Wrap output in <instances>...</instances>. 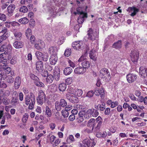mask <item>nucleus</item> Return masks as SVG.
<instances>
[{
  "label": "nucleus",
  "instance_id": "obj_55",
  "mask_svg": "<svg viewBox=\"0 0 147 147\" xmlns=\"http://www.w3.org/2000/svg\"><path fill=\"white\" fill-rule=\"evenodd\" d=\"M70 140V141L72 142H74L75 141V139L73 135H70L68 137H67V142H68V140Z\"/></svg>",
  "mask_w": 147,
  "mask_h": 147
},
{
  "label": "nucleus",
  "instance_id": "obj_45",
  "mask_svg": "<svg viewBox=\"0 0 147 147\" xmlns=\"http://www.w3.org/2000/svg\"><path fill=\"white\" fill-rule=\"evenodd\" d=\"M34 83L38 86L43 87L45 86L44 84L41 82L39 81V80L35 81Z\"/></svg>",
  "mask_w": 147,
  "mask_h": 147
},
{
  "label": "nucleus",
  "instance_id": "obj_18",
  "mask_svg": "<svg viewBox=\"0 0 147 147\" xmlns=\"http://www.w3.org/2000/svg\"><path fill=\"white\" fill-rule=\"evenodd\" d=\"M86 71L85 69L83 67H79L76 68L74 69V72L76 74H81L85 72Z\"/></svg>",
  "mask_w": 147,
  "mask_h": 147
},
{
  "label": "nucleus",
  "instance_id": "obj_32",
  "mask_svg": "<svg viewBox=\"0 0 147 147\" xmlns=\"http://www.w3.org/2000/svg\"><path fill=\"white\" fill-rule=\"evenodd\" d=\"M72 71V69L70 67H67L65 68L63 70V73L65 75L70 74Z\"/></svg>",
  "mask_w": 147,
  "mask_h": 147
},
{
  "label": "nucleus",
  "instance_id": "obj_17",
  "mask_svg": "<svg viewBox=\"0 0 147 147\" xmlns=\"http://www.w3.org/2000/svg\"><path fill=\"white\" fill-rule=\"evenodd\" d=\"M16 8L14 5H9L7 8L8 15L9 16H11L13 15V13Z\"/></svg>",
  "mask_w": 147,
  "mask_h": 147
},
{
  "label": "nucleus",
  "instance_id": "obj_7",
  "mask_svg": "<svg viewBox=\"0 0 147 147\" xmlns=\"http://www.w3.org/2000/svg\"><path fill=\"white\" fill-rule=\"evenodd\" d=\"M83 143L88 147H93L96 144L94 140L88 138L84 139L83 141Z\"/></svg>",
  "mask_w": 147,
  "mask_h": 147
},
{
  "label": "nucleus",
  "instance_id": "obj_2",
  "mask_svg": "<svg viewBox=\"0 0 147 147\" xmlns=\"http://www.w3.org/2000/svg\"><path fill=\"white\" fill-rule=\"evenodd\" d=\"M98 32L96 31L94 32L92 29L91 28H90L87 32L88 39L89 40L93 41L98 37Z\"/></svg>",
  "mask_w": 147,
  "mask_h": 147
},
{
  "label": "nucleus",
  "instance_id": "obj_16",
  "mask_svg": "<svg viewBox=\"0 0 147 147\" xmlns=\"http://www.w3.org/2000/svg\"><path fill=\"white\" fill-rule=\"evenodd\" d=\"M84 118L83 117H78L77 118V122L80 123L79 125L80 127H84L85 126L87 123V121H84Z\"/></svg>",
  "mask_w": 147,
  "mask_h": 147
},
{
  "label": "nucleus",
  "instance_id": "obj_22",
  "mask_svg": "<svg viewBox=\"0 0 147 147\" xmlns=\"http://www.w3.org/2000/svg\"><path fill=\"white\" fill-rule=\"evenodd\" d=\"M57 55H51L49 59L50 63L52 65H55L57 61Z\"/></svg>",
  "mask_w": 147,
  "mask_h": 147
},
{
  "label": "nucleus",
  "instance_id": "obj_46",
  "mask_svg": "<svg viewBox=\"0 0 147 147\" xmlns=\"http://www.w3.org/2000/svg\"><path fill=\"white\" fill-rule=\"evenodd\" d=\"M71 49L69 48H67L65 51L64 55L66 57H68L71 55Z\"/></svg>",
  "mask_w": 147,
  "mask_h": 147
},
{
  "label": "nucleus",
  "instance_id": "obj_29",
  "mask_svg": "<svg viewBox=\"0 0 147 147\" xmlns=\"http://www.w3.org/2000/svg\"><path fill=\"white\" fill-rule=\"evenodd\" d=\"M91 111V114L92 117H97L99 115V113L97 110L94 109L92 108L90 109Z\"/></svg>",
  "mask_w": 147,
  "mask_h": 147
},
{
  "label": "nucleus",
  "instance_id": "obj_6",
  "mask_svg": "<svg viewBox=\"0 0 147 147\" xmlns=\"http://www.w3.org/2000/svg\"><path fill=\"white\" fill-rule=\"evenodd\" d=\"M37 102L40 104H42L43 102L46 100V96L42 90H40L38 94V97H37Z\"/></svg>",
  "mask_w": 147,
  "mask_h": 147
},
{
  "label": "nucleus",
  "instance_id": "obj_20",
  "mask_svg": "<svg viewBox=\"0 0 147 147\" xmlns=\"http://www.w3.org/2000/svg\"><path fill=\"white\" fill-rule=\"evenodd\" d=\"M60 71L59 69L58 68L57 69L54 70L53 72L54 78L55 80L56 81L59 80L60 78Z\"/></svg>",
  "mask_w": 147,
  "mask_h": 147
},
{
  "label": "nucleus",
  "instance_id": "obj_27",
  "mask_svg": "<svg viewBox=\"0 0 147 147\" xmlns=\"http://www.w3.org/2000/svg\"><path fill=\"white\" fill-rule=\"evenodd\" d=\"M96 53L95 50H92L90 51L89 53V56L91 59L95 61L96 60Z\"/></svg>",
  "mask_w": 147,
  "mask_h": 147
},
{
  "label": "nucleus",
  "instance_id": "obj_52",
  "mask_svg": "<svg viewBox=\"0 0 147 147\" xmlns=\"http://www.w3.org/2000/svg\"><path fill=\"white\" fill-rule=\"evenodd\" d=\"M28 116L29 115L27 113H25L24 114V115H23V117L22 119V121L23 122H26L27 121L28 119Z\"/></svg>",
  "mask_w": 147,
  "mask_h": 147
},
{
  "label": "nucleus",
  "instance_id": "obj_1",
  "mask_svg": "<svg viewBox=\"0 0 147 147\" xmlns=\"http://www.w3.org/2000/svg\"><path fill=\"white\" fill-rule=\"evenodd\" d=\"M94 94L97 96L100 95L101 99H103L105 97L104 89L103 88H102L101 89H99L97 90H95L94 92L92 90L89 91L87 93L86 96L89 98H91Z\"/></svg>",
  "mask_w": 147,
  "mask_h": 147
},
{
  "label": "nucleus",
  "instance_id": "obj_19",
  "mask_svg": "<svg viewBox=\"0 0 147 147\" xmlns=\"http://www.w3.org/2000/svg\"><path fill=\"white\" fill-rule=\"evenodd\" d=\"M49 53L51 55H57L58 49L56 47H51L49 48Z\"/></svg>",
  "mask_w": 147,
  "mask_h": 147
},
{
  "label": "nucleus",
  "instance_id": "obj_64",
  "mask_svg": "<svg viewBox=\"0 0 147 147\" xmlns=\"http://www.w3.org/2000/svg\"><path fill=\"white\" fill-rule=\"evenodd\" d=\"M76 92L77 93V95L78 96H80L82 95L83 93V91L82 90L80 89H78L76 91Z\"/></svg>",
  "mask_w": 147,
  "mask_h": 147
},
{
  "label": "nucleus",
  "instance_id": "obj_51",
  "mask_svg": "<svg viewBox=\"0 0 147 147\" xmlns=\"http://www.w3.org/2000/svg\"><path fill=\"white\" fill-rule=\"evenodd\" d=\"M77 44V45H76V47L75 49L78 50H79L80 49H82V47H81L82 45V43L79 41H78Z\"/></svg>",
  "mask_w": 147,
  "mask_h": 147
},
{
  "label": "nucleus",
  "instance_id": "obj_5",
  "mask_svg": "<svg viewBox=\"0 0 147 147\" xmlns=\"http://www.w3.org/2000/svg\"><path fill=\"white\" fill-rule=\"evenodd\" d=\"M78 62H81V64L82 67L86 69L89 67L90 64L89 62L88 61L87 59L85 58L83 56H81L78 60Z\"/></svg>",
  "mask_w": 147,
  "mask_h": 147
},
{
  "label": "nucleus",
  "instance_id": "obj_43",
  "mask_svg": "<svg viewBox=\"0 0 147 147\" xmlns=\"http://www.w3.org/2000/svg\"><path fill=\"white\" fill-rule=\"evenodd\" d=\"M49 58L48 54L47 53H43L42 56L41 57V59L45 61H47Z\"/></svg>",
  "mask_w": 147,
  "mask_h": 147
},
{
  "label": "nucleus",
  "instance_id": "obj_59",
  "mask_svg": "<svg viewBox=\"0 0 147 147\" xmlns=\"http://www.w3.org/2000/svg\"><path fill=\"white\" fill-rule=\"evenodd\" d=\"M118 105V103L117 101L112 102L111 107L112 108H114Z\"/></svg>",
  "mask_w": 147,
  "mask_h": 147
},
{
  "label": "nucleus",
  "instance_id": "obj_34",
  "mask_svg": "<svg viewBox=\"0 0 147 147\" xmlns=\"http://www.w3.org/2000/svg\"><path fill=\"white\" fill-rule=\"evenodd\" d=\"M54 79L53 76L51 74H49L47 76L46 80L47 83L50 84L53 82Z\"/></svg>",
  "mask_w": 147,
  "mask_h": 147
},
{
  "label": "nucleus",
  "instance_id": "obj_62",
  "mask_svg": "<svg viewBox=\"0 0 147 147\" xmlns=\"http://www.w3.org/2000/svg\"><path fill=\"white\" fill-rule=\"evenodd\" d=\"M97 123L98 124L95 127L96 130H99L102 124V122H99L98 123Z\"/></svg>",
  "mask_w": 147,
  "mask_h": 147
},
{
  "label": "nucleus",
  "instance_id": "obj_31",
  "mask_svg": "<svg viewBox=\"0 0 147 147\" xmlns=\"http://www.w3.org/2000/svg\"><path fill=\"white\" fill-rule=\"evenodd\" d=\"M13 34L17 40H20L21 39L22 37V34L21 32L17 31L13 32Z\"/></svg>",
  "mask_w": 147,
  "mask_h": 147
},
{
  "label": "nucleus",
  "instance_id": "obj_25",
  "mask_svg": "<svg viewBox=\"0 0 147 147\" xmlns=\"http://www.w3.org/2000/svg\"><path fill=\"white\" fill-rule=\"evenodd\" d=\"M11 69V68L9 67L8 65H3L1 68V70L4 71V72L7 74L10 73Z\"/></svg>",
  "mask_w": 147,
  "mask_h": 147
},
{
  "label": "nucleus",
  "instance_id": "obj_13",
  "mask_svg": "<svg viewBox=\"0 0 147 147\" xmlns=\"http://www.w3.org/2000/svg\"><path fill=\"white\" fill-rule=\"evenodd\" d=\"M36 68L38 72H41L43 69V64L41 61H37L36 63Z\"/></svg>",
  "mask_w": 147,
  "mask_h": 147
},
{
  "label": "nucleus",
  "instance_id": "obj_4",
  "mask_svg": "<svg viewBox=\"0 0 147 147\" xmlns=\"http://www.w3.org/2000/svg\"><path fill=\"white\" fill-rule=\"evenodd\" d=\"M139 53L138 51L136 50H132L130 53V57L131 60L134 63L137 62L138 61Z\"/></svg>",
  "mask_w": 147,
  "mask_h": 147
},
{
  "label": "nucleus",
  "instance_id": "obj_63",
  "mask_svg": "<svg viewBox=\"0 0 147 147\" xmlns=\"http://www.w3.org/2000/svg\"><path fill=\"white\" fill-rule=\"evenodd\" d=\"M68 62L69 64V66L70 67H72L73 68H74L75 67V65L74 63L70 60H68Z\"/></svg>",
  "mask_w": 147,
  "mask_h": 147
},
{
  "label": "nucleus",
  "instance_id": "obj_9",
  "mask_svg": "<svg viewBox=\"0 0 147 147\" xmlns=\"http://www.w3.org/2000/svg\"><path fill=\"white\" fill-rule=\"evenodd\" d=\"M72 108V106L70 105H68L65 108V110L62 111L61 113L62 115L64 118L67 117L69 115V111L71 110Z\"/></svg>",
  "mask_w": 147,
  "mask_h": 147
},
{
  "label": "nucleus",
  "instance_id": "obj_56",
  "mask_svg": "<svg viewBox=\"0 0 147 147\" xmlns=\"http://www.w3.org/2000/svg\"><path fill=\"white\" fill-rule=\"evenodd\" d=\"M72 79L71 78H69L66 80L65 84L68 85L72 83Z\"/></svg>",
  "mask_w": 147,
  "mask_h": 147
},
{
  "label": "nucleus",
  "instance_id": "obj_57",
  "mask_svg": "<svg viewBox=\"0 0 147 147\" xmlns=\"http://www.w3.org/2000/svg\"><path fill=\"white\" fill-rule=\"evenodd\" d=\"M30 77L32 79L35 80V81L39 80V78L37 76L33 74H31L30 75Z\"/></svg>",
  "mask_w": 147,
  "mask_h": 147
},
{
  "label": "nucleus",
  "instance_id": "obj_36",
  "mask_svg": "<svg viewBox=\"0 0 147 147\" xmlns=\"http://www.w3.org/2000/svg\"><path fill=\"white\" fill-rule=\"evenodd\" d=\"M84 117L85 119H88L92 117L90 109L88 110L84 115Z\"/></svg>",
  "mask_w": 147,
  "mask_h": 147
},
{
  "label": "nucleus",
  "instance_id": "obj_41",
  "mask_svg": "<svg viewBox=\"0 0 147 147\" xmlns=\"http://www.w3.org/2000/svg\"><path fill=\"white\" fill-rule=\"evenodd\" d=\"M46 115L48 117H51V110L49 109V107L47 106L46 107Z\"/></svg>",
  "mask_w": 147,
  "mask_h": 147
},
{
  "label": "nucleus",
  "instance_id": "obj_35",
  "mask_svg": "<svg viewBox=\"0 0 147 147\" xmlns=\"http://www.w3.org/2000/svg\"><path fill=\"white\" fill-rule=\"evenodd\" d=\"M59 103L62 107L65 108L68 105H67L66 101L64 99H61L60 100Z\"/></svg>",
  "mask_w": 147,
  "mask_h": 147
},
{
  "label": "nucleus",
  "instance_id": "obj_58",
  "mask_svg": "<svg viewBox=\"0 0 147 147\" xmlns=\"http://www.w3.org/2000/svg\"><path fill=\"white\" fill-rule=\"evenodd\" d=\"M0 19L3 21H5L6 19L5 15L4 14L0 13Z\"/></svg>",
  "mask_w": 147,
  "mask_h": 147
},
{
  "label": "nucleus",
  "instance_id": "obj_44",
  "mask_svg": "<svg viewBox=\"0 0 147 147\" xmlns=\"http://www.w3.org/2000/svg\"><path fill=\"white\" fill-rule=\"evenodd\" d=\"M55 109L57 111H60L61 110L62 106L60 105L58 101L55 102Z\"/></svg>",
  "mask_w": 147,
  "mask_h": 147
},
{
  "label": "nucleus",
  "instance_id": "obj_61",
  "mask_svg": "<svg viewBox=\"0 0 147 147\" xmlns=\"http://www.w3.org/2000/svg\"><path fill=\"white\" fill-rule=\"evenodd\" d=\"M21 83H17L14 82V88L15 89H18L20 86Z\"/></svg>",
  "mask_w": 147,
  "mask_h": 147
},
{
  "label": "nucleus",
  "instance_id": "obj_26",
  "mask_svg": "<svg viewBox=\"0 0 147 147\" xmlns=\"http://www.w3.org/2000/svg\"><path fill=\"white\" fill-rule=\"evenodd\" d=\"M87 17V14H81L78 19V22L79 24H81L83 23L84 20V18Z\"/></svg>",
  "mask_w": 147,
  "mask_h": 147
},
{
  "label": "nucleus",
  "instance_id": "obj_28",
  "mask_svg": "<svg viewBox=\"0 0 147 147\" xmlns=\"http://www.w3.org/2000/svg\"><path fill=\"white\" fill-rule=\"evenodd\" d=\"M113 47L117 49H120L121 47V41L120 40L115 42L113 45Z\"/></svg>",
  "mask_w": 147,
  "mask_h": 147
},
{
  "label": "nucleus",
  "instance_id": "obj_21",
  "mask_svg": "<svg viewBox=\"0 0 147 147\" xmlns=\"http://www.w3.org/2000/svg\"><path fill=\"white\" fill-rule=\"evenodd\" d=\"M45 47V44L42 41L39 42L38 43L35 44V47L37 50H41Z\"/></svg>",
  "mask_w": 147,
  "mask_h": 147
},
{
  "label": "nucleus",
  "instance_id": "obj_38",
  "mask_svg": "<svg viewBox=\"0 0 147 147\" xmlns=\"http://www.w3.org/2000/svg\"><path fill=\"white\" fill-rule=\"evenodd\" d=\"M18 21L22 24H26L28 23L29 20L26 18H23L19 19Z\"/></svg>",
  "mask_w": 147,
  "mask_h": 147
},
{
  "label": "nucleus",
  "instance_id": "obj_53",
  "mask_svg": "<svg viewBox=\"0 0 147 147\" xmlns=\"http://www.w3.org/2000/svg\"><path fill=\"white\" fill-rule=\"evenodd\" d=\"M17 58L16 56H14L10 61V63L11 64H14L16 63Z\"/></svg>",
  "mask_w": 147,
  "mask_h": 147
},
{
  "label": "nucleus",
  "instance_id": "obj_42",
  "mask_svg": "<svg viewBox=\"0 0 147 147\" xmlns=\"http://www.w3.org/2000/svg\"><path fill=\"white\" fill-rule=\"evenodd\" d=\"M14 80V78L11 76H8L7 78L6 79V81L7 82L10 83H12L13 82Z\"/></svg>",
  "mask_w": 147,
  "mask_h": 147
},
{
  "label": "nucleus",
  "instance_id": "obj_23",
  "mask_svg": "<svg viewBox=\"0 0 147 147\" xmlns=\"http://www.w3.org/2000/svg\"><path fill=\"white\" fill-rule=\"evenodd\" d=\"M100 73L101 74L102 76L106 75L108 77H110V73L109 72L108 69L105 68H103L100 71Z\"/></svg>",
  "mask_w": 147,
  "mask_h": 147
},
{
  "label": "nucleus",
  "instance_id": "obj_50",
  "mask_svg": "<svg viewBox=\"0 0 147 147\" xmlns=\"http://www.w3.org/2000/svg\"><path fill=\"white\" fill-rule=\"evenodd\" d=\"M42 54L41 52L38 51L35 53V55L38 59H41L42 56Z\"/></svg>",
  "mask_w": 147,
  "mask_h": 147
},
{
  "label": "nucleus",
  "instance_id": "obj_15",
  "mask_svg": "<svg viewBox=\"0 0 147 147\" xmlns=\"http://www.w3.org/2000/svg\"><path fill=\"white\" fill-rule=\"evenodd\" d=\"M52 2L50 1H46L43 5L44 9L47 11L51 10L52 9Z\"/></svg>",
  "mask_w": 147,
  "mask_h": 147
},
{
  "label": "nucleus",
  "instance_id": "obj_39",
  "mask_svg": "<svg viewBox=\"0 0 147 147\" xmlns=\"http://www.w3.org/2000/svg\"><path fill=\"white\" fill-rule=\"evenodd\" d=\"M28 11L27 7L26 6H22L19 9V11L20 12L24 13H26Z\"/></svg>",
  "mask_w": 147,
  "mask_h": 147
},
{
  "label": "nucleus",
  "instance_id": "obj_47",
  "mask_svg": "<svg viewBox=\"0 0 147 147\" xmlns=\"http://www.w3.org/2000/svg\"><path fill=\"white\" fill-rule=\"evenodd\" d=\"M25 104L26 105H28L29 104L30 100V95L28 94L26 96Z\"/></svg>",
  "mask_w": 147,
  "mask_h": 147
},
{
  "label": "nucleus",
  "instance_id": "obj_37",
  "mask_svg": "<svg viewBox=\"0 0 147 147\" xmlns=\"http://www.w3.org/2000/svg\"><path fill=\"white\" fill-rule=\"evenodd\" d=\"M19 100L18 97H14V96H13L11 100V103L12 105H16L18 103Z\"/></svg>",
  "mask_w": 147,
  "mask_h": 147
},
{
  "label": "nucleus",
  "instance_id": "obj_60",
  "mask_svg": "<svg viewBox=\"0 0 147 147\" xmlns=\"http://www.w3.org/2000/svg\"><path fill=\"white\" fill-rule=\"evenodd\" d=\"M30 40L32 44L36 43L35 38L34 36H31L30 37Z\"/></svg>",
  "mask_w": 147,
  "mask_h": 147
},
{
  "label": "nucleus",
  "instance_id": "obj_8",
  "mask_svg": "<svg viewBox=\"0 0 147 147\" xmlns=\"http://www.w3.org/2000/svg\"><path fill=\"white\" fill-rule=\"evenodd\" d=\"M126 77L127 82L129 83H131L136 80L137 77L135 74H129L127 75Z\"/></svg>",
  "mask_w": 147,
  "mask_h": 147
},
{
  "label": "nucleus",
  "instance_id": "obj_49",
  "mask_svg": "<svg viewBox=\"0 0 147 147\" xmlns=\"http://www.w3.org/2000/svg\"><path fill=\"white\" fill-rule=\"evenodd\" d=\"M2 101L3 103L5 105H7L9 104V100L6 97H4L2 98Z\"/></svg>",
  "mask_w": 147,
  "mask_h": 147
},
{
  "label": "nucleus",
  "instance_id": "obj_3",
  "mask_svg": "<svg viewBox=\"0 0 147 147\" xmlns=\"http://www.w3.org/2000/svg\"><path fill=\"white\" fill-rule=\"evenodd\" d=\"M66 98L71 103H76L79 101V100L76 95L72 93H68L66 95Z\"/></svg>",
  "mask_w": 147,
  "mask_h": 147
},
{
  "label": "nucleus",
  "instance_id": "obj_54",
  "mask_svg": "<svg viewBox=\"0 0 147 147\" xmlns=\"http://www.w3.org/2000/svg\"><path fill=\"white\" fill-rule=\"evenodd\" d=\"M40 73L41 75L43 77H46L48 75V72L47 70H42V71L41 72H39Z\"/></svg>",
  "mask_w": 147,
  "mask_h": 147
},
{
  "label": "nucleus",
  "instance_id": "obj_30",
  "mask_svg": "<svg viewBox=\"0 0 147 147\" xmlns=\"http://www.w3.org/2000/svg\"><path fill=\"white\" fill-rule=\"evenodd\" d=\"M67 85L65 83H63L59 85L58 88L60 91H64L66 88Z\"/></svg>",
  "mask_w": 147,
  "mask_h": 147
},
{
  "label": "nucleus",
  "instance_id": "obj_40",
  "mask_svg": "<svg viewBox=\"0 0 147 147\" xmlns=\"http://www.w3.org/2000/svg\"><path fill=\"white\" fill-rule=\"evenodd\" d=\"M6 50L5 51V53L8 54H10L12 50V46L10 44H9L7 46H6Z\"/></svg>",
  "mask_w": 147,
  "mask_h": 147
},
{
  "label": "nucleus",
  "instance_id": "obj_10",
  "mask_svg": "<svg viewBox=\"0 0 147 147\" xmlns=\"http://www.w3.org/2000/svg\"><path fill=\"white\" fill-rule=\"evenodd\" d=\"M127 11L129 12L133 11V12L131 13L130 15L132 17H134L136 15L137 13L139 11L140 9L139 8H137L134 6L132 7H128Z\"/></svg>",
  "mask_w": 147,
  "mask_h": 147
},
{
  "label": "nucleus",
  "instance_id": "obj_11",
  "mask_svg": "<svg viewBox=\"0 0 147 147\" xmlns=\"http://www.w3.org/2000/svg\"><path fill=\"white\" fill-rule=\"evenodd\" d=\"M87 6L85 7H79L77 8V12H74V13L75 15L77 14H79L80 15L81 14H87V13L86 12Z\"/></svg>",
  "mask_w": 147,
  "mask_h": 147
},
{
  "label": "nucleus",
  "instance_id": "obj_33",
  "mask_svg": "<svg viewBox=\"0 0 147 147\" xmlns=\"http://www.w3.org/2000/svg\"><path fill=\"white\" fill-rule=\"evenodd\" d=\"M49 88L51 89L52 92H54L57 90V86L55 84H53L49 86Z\"/></svg>",
  "mask_w": 147,
  "mask_h": 147
},
{
  "label": "nucleus",
  "instance_id": "obj_12",
  "mask_svg": "<svg viewBox=\"0 0 147 147\" xmlns=\"http://www.w3.org/2000/svg\"><path fill=\"white\" fill-rule=\"evenodd\" d=\"M30 100L31 102L29 103L28 108L32 109L34 107V105L35 103V98L34 94L32 92L30 93Z\"/></svg>",
  "mask_w": 147,
  "mask_h": 147
},
{
  "label": "nucleus",
  "instance_id": "obj_48",
  "mask_svg": "<svg viewBox=\"0 0 147 147\" xmlns=\"http://www.w3.org/2000/svg\"><path fill=\"white\" fill-rule=\"evenodd\" d=\"M101 104H99V109L100 111H103L105 109V104L104 102H101Z\"/></svg>",
  "mask_w": 147,
  "mask_h": 147
},
{
  "label": "nucleus",
  "instance_id": "obj_14",
  "mask_svg": "<svg viewBox=\"0 0 147 147\" xmlns=\"http://www.w3.org/2000/svg\"><path fill=\"white\" fill-rule=\"evenodd\" d=\"M139 74L144 78L147 77V68L144 67H141L139 68Z\"/></svg>",
  "mask_w": 147,
  "mask_h": 147
},
{
  "label": "nucleus",
  "instance_id": "obj_24",
  "mask_svg": "<svg viewBox=\"0 0 147 147\" xmlns=\"http://www.w3.org/2000/svg\"><path fill=\"white\" fill-rule=\"evenodd\" d=\"M24 46V42L22 41H16L13 44V46L16 49L22 48Z\"/></svg>",
  "mask_w": 147,
  "mask_h": 147
}]
</instances>
